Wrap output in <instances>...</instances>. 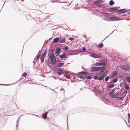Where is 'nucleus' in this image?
Returning a JSON list of instances; mask_svg holds the SVG:
<instances>
[{
  "mask_svg": "<svg viewBox=\"0 0 130 130\" xmlns=\"http://www.w3.org/2000/svg\"><path fill=\"white\" fill-rule=\"evenodd\" d=\"M50 61L53 64H55L56 61V58L53 53H52L51 54L50 56Z\"/></svg>",
  "mask_w": 130,
  "mask_h": 130,
  "instance_id": "f257e3e1",
  "label": "nucleus"
},
{
  "mask_svg": "<svg viewBox=\"0 0 130 130\" xmlns=\"http://www.w3.org/2000/svg\"><path fill=\"white\" fill-rule=\"evenodd\" d=\"M118 67L125 71H127L130 68V67L129 66L123 65L122 64L120 65Z\"/></svg>",
  "mask_w": 130,
  "mask_h": 130,
  "instance_id": "f03ea898",
  "label": "nucleus"
},
{
  "mask_svg": "<svg viewBox=\"0 0 130 130\" xmlns=\"http://www.w3.org/2000/svg\"><path fill=\"white\" fill-rule=\"evenodd\" d=\"M90 56L94 58H100L101 57L102 55L101 54H96L95 53H92L90 55Z\"/></svg>",
  "mask_w": 130,
  "mask_h": 130,
  "instance_id": "7ed1b4c3",
  "label": "nucleus"
},
{
  "mask_svg": "<svg viewBox=\"0 0 130 130\" xmlns=\"http://www.w3.org/2000/svg\"><path fill=\"white\" fill-rule=\"evenodd\" d=\"M110 19L111 21H113L121 20V18H120L115 15H112L110 18Z\"/></svg>",
  "mask_w": 130,
  "mask_h": 130,
  "instance_id": "20e7f679",
  "label": "nucleus"
},
{
  "mask_svg": "<svg viewBox=\"0 0 130 130\" xmlns=\"http://www.w3.org/2000/svg\"><path fill=\"white\" fill-rule=\"evenodd\" d=\"M116 89H113L111 91V92L109 93V95L110 96L112 97L113 98H115L116 96H117L114 93V92L115 90Z\"/></svg>",
  "mask_w": 130,
  "mask_h": 130,
  "instance_id": "39448f33",
  "label": "nucleus"
},
{
  "mask_svg": "<svg viewBox=\"0 0 130 130\" xmlns=\"http://www.w3.org/2000/svg\"><path fill=\"white\" fill-rule=\"evenodd\" d=\"M106 63H105L102 62H96V63L93 64V65L94 66H105L106 65Z\"/></svg>",
  "mask_w": 130,
  "mask_h": 130,
  "instance_id": "423d86ee",
  "label": "nucleus"
},
{
  "mask_svg": "<svg viewBox=\"0 0 130 130\" xmlns=\"http://www.w3.org/2000/svg\"><path fill=\"white\" fill-rule=\"evenodd\" d=\"M92 71H98V67H93L90 69Z\"/></svg>",
  "mask_w": 130,
  "mask_h": 130,
  "instance_id": "0eeeda50",
  "label": "nucleus"
},
{
  "mask_svg": "<svg viewBox=\"0 0 130 130\" xmlns=\"http://www.w3.org/2000/svg\"><path fill=\"white\" fill-rule=\"evenodd\" d=\"M60 58H66L67 57V55L65 53H63L62 54L60 55L59 56Z\"/></svg>",
  "mask_w": 130,
  "mask_h": 130,
  "instance_id": "6e6552de",
  "label": "nucleus"
},
{
  "mask_svg": "<svg viewBox=\"0 0 130 130\" xmlns=\"http://www.w3.org/2000/svg\"><path fill=\"white\" fill-rule=\"evenodd\" d=\"M98 71L100 70H101L103 71V72L104 71L105 69V67H98Z\"/></svg>",
  "mask_w": 130,
  "mask_h": 130,
  "instance_id": "1a4fd4ad",
  "label": "nucleus"
},
{
  "mask_svg": "<svg viewBox=\"0 0 130 130\" xmlns=\"http://www.w3.org/2000/svg\"><path fill=\"white\" fill-rule=\"evenodd\" d=\"M39 54V55H37V56L36 58V61L37 62L38 61V59L40 57V56L41 55V50H39V53H38V54Z\"/></svg>",
  "mask_w": 130,
  "mask_h": 130,
  "instance_id": "9d476101",
  "label": "nucleus"
},
{
  "mask_svg": "<svg viewBox=\"0 0 130 130\" xmlns=\"http://www.w3.org/2000/svg\"><path fill=\"white\" fill-rule=\"evenodd\" d=\"M61 50L60 48H58L56 50V54L57 55H59L60 54Z\"/></svg>",
  "mask_w": 130,
  "mask_h": 130,
  "instance_id": "9b49d317",
  "label": "nucleus"
},
{
  "mask_svg": "<svg viewBox=\"0 0 130 130\" xmlns=\"http://www.w3.org/2000/svg\"><path fill=\"white\" fill-rule=\"evenodd\" d=\"M125 96V95L123 96H121V97H117L116 96L115 99H116L118 100H122L123 99L124 97Z\"/></svg>",
  "mask_w": 130,
  "mask_h": 130,
  "instance_id": "f8f14e48",
  "label": "nucleus"
},
{
  "mask_svg": "<svg viewBox=\"0 0 130 130\" xmlns=\"http://www.w3.org/2000/svg\"><path fill=\"white\" fill-rule=\"evenodd\" d=\"M119 11H120V13H124L127 11V10L125 9H121L119 10Z\"/></svg>",
  "mask_w": 130,
  "mask_h": 130,
  "instance_id": "ddd939ff",
  "label": "nucleus"
},
{
  "mask_svg": "<svg viewBox=\"0 0 130 130\" xmlns=\"http://www.w3.org/2000/svg\"><path fill=\"white\" fill-rule=\"evenodd\" d=\"M46 55V54L45 53V51H44L43 53V55L41 57V61H42H42H43L44 60V58Z\"/></svg>",
  "mask_w": 130,
  "mask_h": 130,
  "instance_id": "4468645a",
  "label": "nucleus"
},
{
  "mask_svg": "<svg viewBox=\"0 0 130 130\" xmlns=\"http://www.w3.org/2000/svg\"><path fill=\"white\" fill-rule=\"evenodd\" d=\"M64 64L63 63H58L56 64L57 66L60 67L62 66Z\"/></svg>",
  "mask_w": 130,
  "mask_h": 130,
  "instance_id": "2eb2a0df",
  "label": "nucleus"
},
{
  "mask_svg": "<svg viewBox=\"0 0 130 130\" xmlns=\"http://www.w3.org/2000/svg\"><path fill=\"white\" fill-rule=\"evenodd\" d=\"M47 113L46 112H45L43 114V115L42 116V117L44 119H45L47 117Z\"/></svg>",
  "mask_w": 130,
  "mask_h": 130,
  "instance_id": "dca6fc26",
  "label": "nucleus"
},
{
  "mask_svg": "<svg viewBox=\"0 0 130 130\" xmlns=\"http://www.w3.org/2000/svg\"><path fill=\"white\" fill-rule=\"evenodd\" d=\"M65 41V39L64 38H62L60 39V40H59V42L60 43H62L64 42Z\"/></svg>",
  "mask_w": 130,
  "mask_h": 130,
  "instance_id": "f3484780",
  "label": "nucleus"
},
{
  "mask_svg": "<svg viewBox=\"0 0 130 130\" xmlns=\"http://www.w3.org/2000/svg\"><path fill=\"white\" fill-rule=\"evenodd\" d=\"M60 39L58 38H55L53 40V41L54 42L56 43L59 41Z\"/></svg>",
  "mask_w": 130,
  "mask_h": 130,
  "instance_id": "a211bd4d",
  "label": "nucleus"
},
{
  "mask_svg": "<svg viewBox=\"0 0 130 130\" xmlns=\"http://www.w3.org/2000/svg\"><path fill=\"white\" fill-rule=\"evenodd\" d=\"M35 20L36 21V23H39V22H40V18H36L35 19Z\"/></svg>",
  "mask_w": 130,
  "mask_h": 130,
  "instance_id": "6ab92c4d",
  "label": "nucleus"
},
{
  "mask_svg": "<svg viewBox=\"0 0 130 130\" xmlns=\"http://www.w3.org/2000/svg\"><path fill=\"white\" fill-rule=\"evenodd\" d=\"M114 93L115 94V95L117 96V97L119 96V95L118 94H119V91H118V89H117L114 92Z\"/></svg>",
  "mask_w": 130,
  "mask_h": 130,
  "instance_id": "aec40b11",
  "label": "nucleus"
},
{
  "mask_svg": "<svg viewBox=\"0 0 130 130\" xmlns=\"http://www.w3.org/2000/svg\"><path fill=\"white\" fill-rule=\"evenodd\" d=\"M117 74V72L116 71H115L113 72H112V77H113L115 76H116Z\"/></svg>",
  "mask_w": 130,
  "mask_h": 130,
  "instance_id": "412c9836",
  "label": "nucleus"
},
{
  "mask_svg": "<svg viewBox=\"0 0 130 130\" xmlns=\"http://www.w3.org/2000/svg\"><path fill=\"white\" fill-rule=\"evenodd\" d=\"M104 75H102V76L98 78V80H102L104 78Z\"/></svg>",
  "mask_w": 130,
  "mask_h": 130,
  "instance_id": "4be33fe9",
  "label": "nucleus"
},
{
  "mask_svg": "<svg viewBox=\"0 0 130 130\" xmlns=\"http://www.w3.org/2000/svg\"><path fill=\"white\" fill-rule=\"evenodd\" d=\"M62 70L61 69H59L58 71V73L59 74H61L62 72Z\"/></svg>",
  "mask_w": 130,
  "mask_h": 130,
  "instance_id": "5701e85b",
  "label": "nucleus"
},
{
  "mask_svg": "<svg viewBox=\"0 0 130 130\" xmlns=\"http://www.w3.org/2000/svg\"><path fill=\"white\" fill-rule=\"evenodd\" d=\"M117 9V8L116 7L111 8L110 9V10L112 11H115Z\"/></svg>",
  "mask_w": 130,
  "mask_h": 130,
  "instance_id": "b1692460",
  "label": "nucleus"
},
{
  "mask_svg": "<svg viewBox=\"0 0 130 130\" xmlns=\"http://www.w3.org/2000/svg\"><path fill=\"white\" fill-rule=\"evenodd\" d=\"M115 86V84H111L109 85L108 87L109 88H111Z\"/></svg>",
  "mask_w": 130,
  "mask_h": 130,
  "instance_id": "393cba45",
  "label": "nucleus"
},
{
  "mask_svg": "<svg viewBox=\"0 0 130 130\" xmlns=\"http://www.w3.org/2000/svg\"><path fill=\"white\" fill-rule=\"evenodd\" d=\"M99 47V48H102L103 46V44L102 43L99 44L98 45Z\"/></svg>",
  "mask_w": 130,
  "mask_h": 130,
  "instance_id": "a878e982",
  "label": "nucleus"
},
{
  "mask_svg": "<svg viewBox=\"0 0 130 130\" xmlns=\"http://www.w3.org/2000/svg\"><path fill=\"white\" fill-rule=\"evenodd\" d=\"M126 80L128 82L130 83V77H129L127 76L126 78Z\"/></svg>",
  "mask_w": 130,
  "mask_h": 130,
  "instance_id": "bb28decb",
  "label": "nucleus"
},
{
  "mask_svg": "<svg viewBox=\"0 0 130 130\" xmlns=\"http://www.w3.org/2000/svg\"><path fill=\"white\" fill-rule=\"evenodd\" d=\"M110 78V76H107L105 78V81L106 82Z\"/></svg>",
  "mask_w": 130,
  "mask_h": 130,
  "instance_id": "cd10ccee",
  "label": "nucleus"
},
{
  "mask_svg": "<svg viewBox=\"0 0 130 130\" xmlns=\"http://www.w3.org/2000/svg\"><path fill=\"white\" fill-rule=\"evenodd\" d=\"M113 2L112 0L110 1L109 2V4L110 5H113Z\"/></svg>",
  "mask_w": 130,
  "mask_h": 130,
  "instance_id": "c85d7f7f",
  "label": "nucleus"
},
{
  "mask_svg": "<svg viewBox=\"0 0 130 130\" xmlns=\"http://www.w3.org/2000/svg\"><path fill=\"white\" fill-rule=\"evenodd\" d=\"M118 80V79L117 78H116L114 79L112 82L114 83H116V82Z\"/></svg>",
  "mask_w": 130,
  "mask_h": 130,
  "instance_id": "c756f323",
  "label": "nucleus"
},
{
  "mask_svg": "<svg viewBox=\"0 0 130 130\" xmlns=\"http://www.w3.org/2000/svg\"><path fill=\"white\" fill-rule=\"evenodd\" d=\"M86 77L85 76L82 75L79 76H78V77L81 79L84 78Z\"/></svg>",
  "mask_w": 130,
  "mask_h": 130,
  "instance_id": "7c9ffc66",
  "label": "nucleus"
},
{
  "mask_svg": "<svg viewBox=\"0 0 130 130\" xmlns=\"http://www.w3.org/2000/svg\"><path fill=\"white\" fill-rule=\"evenodd\" d=\"M125 88L127 90L129 89V86L126 84H125Z\"/></svg>",
  "mask_w": 130,
  "mask_h": 130,
  "instance_id": "2f4dec72",
  "label": "nucleus"
},
{
  "mask_svg": "<svg viewBox=\"0 0 130 130\" xmlns=\"http://www.w3.org/2000/svg\"><path fill=\"white\" fill-rule=\"evenodd\" d=\"M26 72H24L22 74V76H23L24 77H25L26 76Z\"/></svg>",
  "mask_w": 130,
  "mask_h": 130,
  "instance_id": "473e14b6",
  "label": "nucleus"
},
{
  "mask_svg": "<svg viewBox=\"0 0 130 130\" xmlns=\"http://www.w3.org/2000/svg\"><path fill=\"white\" fill-rule=\"evenodd\" d=\"M65 76L67 78H69L70 76V75H66V76Z\"/></svg>",
  "mask_w": 130,
  "mask_h": 130,
  "instance_id": "72a5a7b5",
  "label": "nucleus"
},
{
  "mask_svg": "<svg viewBox=\"0 0 130 130\" xmlns=\"http://www.w3.org/2000/svg\"><path fill=\"white\" fill-rule=\"evenodd\" d=\"M69 40L71 41H72L74 40V38H70L69 39Z\"/></svg>",
  "mask_w": 130,
  "mask_h": 130,
  "instance_id": "f704fd0d",
  "label": "nucleus"
},
{
  "mask_svg": "<svg viewBox=\"0 0 130 130\" xmlns=\"http://www.w3.org/2000/svg\"><path fill=\"white\" fill-rule=\"evenodd\" d=\"M119 95V97L120 96H122V94L120 93V92H119V94H118V95Z\"/></svg>",
  "mask_w": 130,
  "mask_h": 130,
  "instance_id": "c9c22d12",
  "label": "nucleus"
},
{
  "mask_svg": "<svg viewBox=\"0 0 130 130\" xmlns=\"http://www.w3.org/2000/svg\"><path fill=\"white\" fill-rule=\"evenodd\" d=\"M128 119H130V114L129 113L128 114Z\"/></svg>",
  "mask_w": 130,
  "mask_h": 130,
  "instance_id": "e433bc0d",
  "label": "nucleus"
},
{
  "mask_svg": "<svg viewBox=\"0 0 130 130\" xmlns=\"http://www.w3.org/2000/svg\"><path fill=\"white\" fill-rule=\"evenodd\" d=\"M98 79V77L97 76H94V79Z\"/></svg>",
  "mask_w": 130,
  "mask_h": 130,
  "instance_id": "4c0bfd02",
  "label": "nucleus"
},
{
  "mask_svg": "<svg viewBox=\"0 0 130 130\" xmlns=\"http://www.w3.org/2000/svg\"><path fill=\"white\" fill-rule=\"evenodd\" d=\"M68 46L65 47H64V49L66 50H68Z\"/></svg>",
  "mask_w": 130,
  "mask_h": 130,
  "instance_id": "58836bf2",
  "label": "nucleus"
},
{
  "mask_svg": "<svg viewBox=\"0 0 130 130\" xmlns=\"http://www.w3.org/2000/svg\"><path fill=\"white\" fill-rule=\"evenodd\" d=\"M83 50H84V52H85V51L86 48H84V47H83Z\"/></svg>",
  "mask_w": 130,
  "mask_h": 130,
  "instance_id": "ea45409f",
  "label": "nucleus"
},
{
  "mask_svg": "<svg viewBox=\"0 0 130 130\" xmlns=\"http://www.w3.org/2000/svg\"><path fill=\"white\" fill-rule=\"evenodd\" d=\"M91 77L90 76H88V77H87V78H90Z\"/></svg>",
  "mask_w": 130,
  "mask_h": 130,
  "instance_id": "a19ab883",
  "label": "nucleus"
},
{
  "mask_svg": "<svg viewBox=\"0 0 130 130\" xmlns=\"http://www.w3.org/2000/svg\"><path fill=\"white\" fill-rule=\"evenodd\" d=\"M34 84H37V85H40V84H37V83H34Z\"/></svg>",
  "mask_w": 130,
  "mask_h": 130,
  "instance_id": "79ce46f5",
  "label": "nucleus"
},
{
  "mask_svg": "<svg viewBox=\"0 0 130 130\" xmlns=\"http://www.w3.org/2000/svg\"><path fill=\"white\" fill-rule=\"evenodd\" d=\"M85 72H81L80 73H81L82 74L83 73H84Z\"/></svg>",
  "mask_w": 130,
  "mask_h": 130,
  "instance_id": "37998d69",
  "label": "nucleus"
},
{
  "mask_svg": "<svg viewBox=\"0 0 130 130\" xmlns=\"http://www.w3.org/2000/svg\"><path fill=\"white\" fill-rule=\"evenodd\" d=\"M32 115H35V116H37V115H34V114H32Z\"/></svg>",
  "mask_w": 130,
  "mask_h": 130,
  "instance_id": "c03bdc74",
  "label": "nucleus"
},
{
  "mask_svg": "<svg viewBox=\"0 0 130 130\" xmlns=\"http://www.w3.org/2000/svg\"><path fill=\"white\" fill-rule=\"evenodd\" d=\"M19 118H18V120H17V121H18V119H19Z\"/></svg>",
  "mask_w": 130,
  "mask_h": 130,
  "instance_id": "a18cd8bd",
  "label": "nucleus"
},
{
  "mask_svg": "<svg viewBox=\"0 0 130 130\" xmlns=\"http://www.w3.org/2000/svg\"><path fill=\"white\" fill-rule=\"evenodd\" d=\"M106 20H108V19H106Z\"/></svg>",
  "mask_w": 130,
  "mask_h": 130,
  "instance_id": "49530a36",
  "label": "nucleus"
},
{
  "mask_svg": "<svg viewBox=\"0 0 130 130\" xmlns=\"http://www.w3.org/2000/svg\"><path fill=\"white\" fill-rule=\"evenodd\" d=\"M100 61V62H101V61Z\"/></svg>",
  "mask_w": 130,
  "mask_h": 130,
  "instance_id": "de8ad7c7",
  "label": "nucleus"
},
{
  "mask_svg": "<svg viewBox=\"0 0 130 130\" xmlns=\"http://www.w3.org/2000/svg\"><path fill=\"white\" fill-rule=\"evenodd\" d=\"M21 79V78H20V79H19V80H20V79Z\"/></svg>",
  "mask_w": 130,
  "mask_h": 130,
  "instance_id": "09e8293b",
  "label": "nucleus"
},
{
  "mask_svg": "<svg viewBox=\"0 0 130 130\" xmlns=\"http://www.w3.org/2000/svg\"><path fill=\"white\" fill-rule=\"evenodd\" d=\"M0 85H2V84H0Z\"/></svg>",
  "mask_w": 130,
  "mask_h": 130,
  "instance_id": "8fccbe9b",
  "label": "nucleus"
},
{
  "mask_svg": "<svg viewBox=\"0 0 130 130\" xmlns=\"http://www.w3.org/2000/svg\"><path fill=\"white\" fill-rule=\"evenodd\" d=\"M16 126H17V127L18 126V125H17V124L16 125Z\"/></svg>",
  "mask_w": 130,
  "mask_h": 130,
  "instance_id": "3c124183",
  "label": "nucleus"
},
{
  "mask_svg": "<svg viewBox=\"0 0 130 130\" xmlns=\"http://www.w3.org/2000/svg\"><path fill=\"white\" fill-rule=\"evenodd\" d=\"M15 105H16V106H17V104H15Z\"/></svg>",
  "mask_w": 130,
  "mask_h": 130,
  "instance_id": "603ef678",
  "label": "nucleus"
},
{
  "mask_svg": "<svg viewBox=\"0 0 130 130\" xmlns=\"http://www.w3.org/2000/svg\"><path fill=\"white\" fill-rule=\"evenodd\" d=\"M5 3V2L4 3V4H3V6L4 5V4Z\"/></svg>",
  "mask_w": 130,
  "mask_h": 130,
  "instance_id": "864d4df0",
  "label": "nucleus"
},
{
  "mask_svg": "<svg viewBox=\"0 0 130 130\" xmlns=\"http://www.w3.org/2000/svg\"><path fill=\"white\" fill-rule=\"evenodd\" d=\"M40 59L41 60V57H40Z\"/></svg>",
  "mask_w": 130,
  "mask_h": 130,
  "instance_id": "5fc2aeb1",
  "label": "nucleus"
},
{
  "mask_svg": "<svg viewBox=\"0 0 130 130\" xmlns=\"http://www.w3.org/2000/svg\"><path fill=\"white\" fill-rule=\"evenodd\" d=\"M3 6H2V7H3ZM1 9H2V8H1Z\"/></svg>",
  "mask_w": 130,
  "mask_h": 130,
  "instance_id": "6e6d98bb",
  "label": "nucleus"
},
{
  "mask_svg": "<svg viewBox=\"0 0 130 130\" xmlns=\"http://www.w3.org/2000/svg\"><path fill=\"white\" fill-rule=\"evenodd\" d=\"M21 1H23V0H21Z\"/></svg>",
  "mask_w": 130,
  "mask_h": 130,
  "instance_id": "4d7b16f0",
  "label": "nucleus"
},
{
  "mask_svg": "<svg viewBox=\"0 0 130 130\" xmlns=\"http://www.w3.org/2000/svg\"><path fill=\"white\" fill-rule=\"evenodd\" d=\"M65 74H67L66 73H65Z\"/></svg>",
  "mask_w": 130,
  "mask_h": 130,
  "instance_id": "13d9d810",
  "label": "nucleus"
},
{
  "mask_svg": "<svg viewBox=\"0 0 130 130\" xmlns=\"http://www.w3.org/2000/svg\"><path fill=\"white\" fill-rule=\"evenodd\" d=\"M17 130H18L17 129Z\"/></svg>",
  "mask_w": 130,
  "mask_h": 130,
  "instance_id": "bf43d9fd",
  "label": "nucleus"
}]
</instances>
